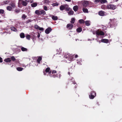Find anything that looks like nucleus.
I'll use <instances>...</instances> for the list:
<instances>
[{
    "mask_svg": "<svg viewBox=\"0 0 122 122\" xmlns=\"http://www.w3.org/2000/svg\"><path fill=\"white\" fill-rule=\"evenodd\" d=\"M4 3H5V4H7V3H8V2L7 1H5Z\"/></svg>",
    "mask_w": 122,
    "mask_h": 122,
    "instance_id": "nucleus-49",
    "label": "nucleus"
},
{
    "mask_svg": "<svg viewBox=\"0 0 122 122\" xmlns=\"http://www.w3.org/2000/svg\"><path fill=\"white\" fill-rule=\"evenodd\" d=\"M85 25L87 26H89L90 25V21H86L85 22Z\"/></svg>",
    "mask_w": 122,
    "mask_h": 122,
    "instance_id": "nucleus-21",
    "label": "nucleus"
},
{
    "mask_svg": "<svg viewBox=\"0 0 122 122\" xmlns=\"http://www.w3.org/2000/svg\"><path fill=\"white\" fill-rule=\"evenodd\" d=\"M68 74L69 75H70V72H68Z\"/></svg>",
    "mask_w": 122,
    "mask_h": 122,
    "instance_id": "nucleus-53",
    "label": "nucleus"
},
{
    "mask_svg": "<svg viewBox=\"0 0 122 122\" xmlns=\"http://www.w3.org/2000/svg\"><path fill=\"white\" fill-rule=\"evenodd\" d=\"M43 8L44 10L45 11H47L48 10V8L46 6H43Z\"/></svg>",
    "mask_w": 122,
    "mask_h": 122,
    "instance_id": "nucleus-39",
    "label": "nucleus"
},
{
    "mask_svg": "<svg viewBox=\"0 0 122 122\" xmlns=\"http://www.w3.org/2000/svg\"><path fill=\"white\" fill-rule=\"evenodd\" d=\"M38 37H40V35H38Z\"/></svg>",
    "mask_w": 122,
    "mask_h": 122,
    "instance_id": "nucleus-54",
    "label": "nucleus"
},
{
    "mask_svg": "<svg viewBox=\"0 0 122 122\" xmlns=\"http://www.w3.org/2000/svg\"><path fill=\"white\" fill-rule=\"evenodd\" d=\"M11 59L13 61H15L16 60V59L15 58L14 56H12L11 57Z\"/></svg>",
    "mask_w": 122,
    "mask_h": 122,
    "instance_id": "nucleus-36",
    "label": "nucleus"
},
{
    "mask_svg": "<svg viewBox=\"0 0 122 122\" xmlns=\"http://www.w3.org/2000/svg\"><path fill=\"white\" fill-rule=\"evenodd\" d=\"M2 22V21H1V20H0V22Z\"/></svg>",
    "mask_w": 122,
    "mask_h": 122,
    "instance_id": "nucleus-55",
    "label": "nucleus"
},
{
    "mask_svg": "<svg viewBox=\"0 0 122 122\" xmlns=\"http://www.w3.org/2000/svg\"><path fill=\"white\" fill-rule=\"evenodd\" d=\"M23 0H18V7H19L20 5H21V1Z\"/></svg>",
    "mask_w": 122,
    "mask_h": 122,
    "instance_id": "nucleus-37",
    "label": "nucleus"
},
{
    "mask_svg": "<svg viewBox=\"0 0 122 122\" xmlns=\"http://www.w3.org/2000/svg\"><path fill=\"white\" fill-rule=\"evenodd\" d=\"M82 10L85 13H88V9H87L85 8L84 7H83L82 9Z\"/></svg>",
    "mask_w": 122,
    "mask_h": 122,
    "instance_id": "nucleus-18",
    "label": "nucleus"
},
{
    "mask_svg": "<svg viewBox=\"0 0 122 122\" xmlns=\"http://www.w3.org/2000/svg\"><path fill=\"white\" fill-rule=\"evenodd\" d=\"M39 30H40L43 31L44 30V29L43 28H41L39 27Z\"/></svg>",
    "mask_w": 122,
    "mask_h": 122,
    "instance_id": "nucleus-45",
    "label": "nucleus"
},
{
    "mask_svg": "<svg viewBox=\"0 0 122 122\" xmlns=\"http://www.w3.org/2000/svg\"><path fill=\"white\" fill-rule=\"evenodd\" d=\"M44 74L45 75H46V74L45 73H44Z\"/></svg>",
    "mask_w": 122,
    "mask_h": 122,
    "instance_id": "nucleus-56",
    "label": "nucleus"
},
{
    "mask_svg": "<svg viewBox=\"0 0 122 122\" xmlns=\"http://www.w3.org/2000/svg\"><path fill=\"white\" fill-rule=\"evenodd\" d=\"M27 2H30L31 3L32 2H31V0H25Z\"/></svg>",
    "mask_w": 122,
    "mask_h": 122,
    "instance_id": "nucleus-46",
    "label": "nucleus"
},
{
    "mask_svg": "<svg viewBox=\"0 0 122 122\" xmlns=\"http://www.w3.org/2000/svg\"><path fill=\"white\" fill-rule=\"evenodd\" d=\"M65 9L66 11H69L70 9V8L68 7V5L67 4H65Z\"/></svg>",
    "mask_w": 122,
    "mask_h": 122,
    "instance_id": "nucleus-20",
    "label": "nucleus"
},
{
    "mask_svg": "<svg viewBox=\"0 0 122 122\" xmlns=\"http://www.w3.org/2000/svg\"><path fill=\"white\" fill-rule=\"evenodd\" d=\"M78 8V7L77 5H76L74 6L73 8V10L75 11H77Z\"/></svg>",
    "mask_w": 122,
    "mask_h": 122,
    "instance_id": "nucleus-13",
    "label": "nucleus"
},
{
    "mask_svg": "<svg viewBox=\"0 0 122 122\" xmlns=\"http://www.w3.org/2000/svg\"><path fill=\"white\" fill-rule=\"evenodd\" d=\"M78 57V55H75V58H76Z\"/></svg>",
    "mask_w": 122,
    "mask_h": 122,
    "instance_id": "nucleus-51",
    "label": "nucleus"
},
{
    "mask_svg": "<svg viewBox=\"0 0 122 122\" xmlns=\"http://www.w3.org/2000/svg\"><path fill=\"white\" fill-rule=\"evenodd\" d=\"M20 11V10L19 9H15V11L16 13H18Z\"/></svg>",
    "mask_w": 122,
    "mask_h": 122,
    "instance_id": "nucleus-40",
    "label": "nucleus"
},
{
    "mask_svg": "<svg viewBox=\"0 0 122 122\" xmlns=\"http://www.w3.org/2000/svg\"><path fill=\"white\" fill-rule=\"evenodd\" d=\"M101 41L102 42L107 43L108 42V39H102L101 40Z\"/></svg>",
    "mask_w": 122,
    "mask_h": 122,
    "instance_id": "nucleus-17",
    "label": "nucleus"
},
{
    "mask_svg": "<svg viewBox=\"0 0 122 122\" xmlns=\"http://www.w3.org/2000/svg\"><path fill=\"white\" fill-rule=\"evenodd\" d=\"M74 13V12L73 11L71 10L68 12V14L69 15H73Z\"/></svg>",
    "mask_w": 122,
    "mask_h": 122,
    "instance_id": "nucleus-30",
    "label": "nucleus"
},
{
    "mask_svg": "<svg viewBox=\"0 0 122 122\" xmlns=\"http://www.w3.org/2000/svg\"><path fill=\"white\" fill-rule=\"evenodd\" d=\"M5 11L3 9H0V14H3L4 13Z\"/></svg>",
    "mask_w": 122,
    "mask_h": 122,
    "instance_id": "nucleus-34",
    "label": "nucleus"
},
{
    "mask_svg": "<svg viewBox=\"0 0 122 122\" xmlns=\"http://www.w3.org/2000/svg\"><path fill=\"white\" fill-rule=\"evenodd\" d=\"M27 17V16L25 14H23L22 16V18L25 19Z\"/></svg>",
    "mask_w": 122,
    "mask_h": 122,
    "instance_id": "nucleus-35",
    "label": "nucleus"
},
{
    "mask_svg": "<svg viewBox=\"0 0 122 122\" xmlns=\"http://www.w3.org/2000/svg\"><path fill=\"white\" fill-rule=\"evenodd\" d=\"M76 19L74 18H71L70 22L71 24H73L75 22Z\"/></svg>",
    "mask_w": 122,
    "mask_h": 122,
    "instance_id": "nucleus-14",
    "label": "nucleus"
},
{
    "mask_svg": "<svg viewBox=\"0 0 122 122\" xmlns=\"http://www.w3.org/2000/svg\"><path fill=\"white\" fill-rule=\"evenodd\" d=\"M73 57L70 55V57L69 59V60H72L73 59Z\"/></svg>",
    "mask_w": 122,
    "mask_h": 122,
    "instance_id": "nucleus-41",
    "label": "nucleus"
},
{
    "mask_svg": "<svg viewBox=\"0 0 122 122\" xmlns=\"http://www.w3.org/2000/svg\"><path fill=\"white\" fill-rule=\"evenodd\" d=\"M89 4V2L88 1H85L83 2L82 5L83 6V7H85L88 6Z\"/></svg>",
    "mask_w": 122,
    "mask_h": 122,
    "instance_id": "nucleus-4",
    "label": "nucleus"
},
{
    "mask_svg": "<svg viewBox=\"0 0 122 122\" xmlns=\"http://www.w3.org/2000/svg\"><path fill=\"white\" fill-rule=\"evenodd\" d=\"M96 34L98 35L104 36V32L102 31H97L96 32Z\"/></svg>",
    "mask_w": 122,
    "mask_h": 122,
    "instance_id": "nucleus-5",
    "label": "nucleus"
},
{
    "mask_svg": "<svg viewBox=\"0 0 122 122\" xmlns=\"http://www.w3.org/2000/svg\"><path fill=\"white\" fill-rule=\"evenodd\" d=\"M40 11L41 10H36L35 11V14L38 15H40Z\"/></svg>",
    "mask_w": 122,
    "mask_h": 122,
    "instance_id": "nucleus-11",
    "label": "nucleus"
},
{
    "mask_svg": "<svg viewBox=\"0 0 122 122\" xmlns=\"http://www.w3.org/2000/svg\"><path fill=\"white\" fill-rule=\"evenodd\" d=\"M46 14V12L43 10H41L40 15H45Z\"/></svg>",
    "mask_w": 122,
    "mask_h": 122,
    "instance_id": "nucleus-15",
    "label": "nucleus"
},
{
    "mask_svg": "<svg viewBox=\"0 0 122 122\" xmlns=\"http://www.w3.org/2000/svg\"><path fill=\"white\" fill-rule=\"evenodd\" d=\"M70 55L69 54H67L65 55L64 57L66 58H68L69 59L70 57Z\"/></svg>",
    "mask_w": 122,
    "mask_h": 122,
    "instance_id": "nucleus-28",
    "label": "nucleus"
},
{
    "mask_svg": "<svg viewBox=\"0 0 122 122\" xmlns=\"http://www.w3.org/2000/svg\"><path fill=\"white\" fill-rule=\"evenodd\" d=\"M98 14L100 15L101 16H103L105 15L104 12L102 11H99Z\"/></svg>",
    "mask_w": 122,
    "mask_h": 122,
    "instance_id": "nucleus-12",
    "label": "nucleus"
},
{
    "mask_svg": "<svg viewBox=\"0 0 122 122\" xmlns=\"http://www.w3.org/2000/svg\"><path fill=\"white\" fill-rule=\"evenodd\" d=\"M12 9V8L10 6H8L6 7L7 10L9 11H11Z\"/></svg>",
    "mask_w": 122,
    "mask_h": 122,
    "instance_id": "nucleus-10",
    "label": "nucleus"
},
{
    "mask_svg": "<svg viewBox=\"0 0 122 122\" xmlns=\"http://www.w3.org/2000/svg\"><path fill=\"white\" fill-rule=\"evenodd\" d=\"M21 50L23 51H27V48L22 47L21 48Z\"/></svg>",
    "mask_w": 122,
    "mask_h": 122,
    "instance_id": "nucleus-33",
    "label": "nucleus"
},
{
    "mask_svg": "<svg viewBox=\"0 0 122 122\" xmlns=\"http://www.w3.org/2000/svg\"><path fill=\"white\" fill-rule=\"evenodd\" d=\"M96 93L94 92H92L91 93V95H89V97L90 99H93L96 96Z\"/></svg>",
    "mask_w": 122,
    "mask_h": 122,
    "instance_id": "nucleus-2",
    "label": "nucleus"
},
{
    "mask_svg": "<svg viewBox=\"0 0 122 122\" xmlns=\"http://www.w3.org/2000/svg\"><path fill=\"white\" fill-rule=\"evenodd\" d=\"M4 61H5L6 62H10L11 61V60L10 58H7L5 59Z\"/></svg>",
    "mask_w": 122,
    "mask_h": 122,
    "instance_id": "nucleus-22",
    "label": "nucleus"
},
{
    "mask_svg": "<svg viewBox=\"0 0 122 122\" xmlns=\"http://www.w3.org/2000/svg\"><path fill=\"white\" fill-rule=\"evenodd\" d=\"M16 69L18 71H21L22 70L23 68L22 67H18Z\"/></svg>",
    "mask_w": 122,
    "mask_h": 122,
    "instance_id": "nucleus-29",
    "label": "nucleus"
},
{
    "mask_svg": "<svg viewBox=\"0 0 122 122\" xmlns=\"http://www.w3.org/2000/svg\"><path fill=\"white\" fill-rule=\"evenodd\" d=\"M42 60V58L41 57H39L37 59V61L38 63L40 64V61Z\"/></svg>",
    "mask_w": 122,
    "mask_h": 122,
    "instance_id": "nucleus-23",
    "label": "nucleus"
},
{
    "mask_svg": "<svg viewBox=\"0 0 122 122\" xmlns=\"http://www.w3.org/2000/svg\"><path fill=\"white\" fill-rule=\"evenodd\" d=\"M104 5H102V6L101 7L102 9H103V7H104Z\"/></svg>",
    "mask_w": 122,
    "mask_h": 122,
    "instance_id": "nucleus-52",
    "label": "nucleus"
},
{
    "mask_svg": "<svg viewBox=\"0 0 122 122\" xmlns=\"http://www.w3.org/2000/svg\"><path fill=\"white\" fill-rule=\"evenodd\" d=\"M26 37L27 39L28 40H30V35L28 34H27L26 35Z\"/></svg>",
    "mask_w": 122,
    "mask_h": 122,
    "instance_id": "nucleus-31",
    "label": "nucleus"
},
{
    "mask_svg": "<svg viewBox=\"0 0 122 122\" xmlns=\"http://www.w3.org/2000/svg\"><path fill=\"white\" fill-rule=\"evenodd\" d=\"M100 3H107V1L106 0H100Z\"/></svg>",
    "mask_w": 122,
    "mask_h": 122,
    "instance_id": "nucleus-32",
    "label": "nucleus"
},
{
    "mask_svg": "<svg viewBox=\"0 0 122 122\" xmlns=\"http://www.w3.org/2000/svg\"><path fill=\"white\" fill-rule=\"evenodd\" d=\"M52 29L50 27H48L45 30V32L46 34H48L50 32Z\"/></svg>",
    "mask_w": 122,
    "mask_h": 122,
    "instance_id": "nucleus-6",
    "label": "nucleus"
},
{
    "mask_svg": "<svg viewBox=\"0 0 122 122\" xmlns=\"http://www.w3.org/2000/svg\"><path fill=\"white\" fill-rule=\"evenodd\" d=\"M65 5H61L60 7V9L61 10H63L65 9Z\"/></svg>",
    "mask_w": 122,
    "mask_h": 122,
    "instance_id": "nucleus-9",
    "label": "nucleus"
},
{
    "mask_svg": "<svg viewBox=\"0 0 122 122\" xmlns=\"http://www.w3.org/2000/svg\"><path fill=\"white\" fill-rule=\"evenodd\" d=\"M82 30V29L81 27L78 28L76 29V31L77 32H81Z\"/></svg>",
    "mask_w": 122,
    "mask_h": 122,
    "instance_id": "nucleus-26",
    "label": "nucleus"
},
{
    "mask_svg": "<svg viewBox=\"0 0 122 122\" xmlns=\"http://www.w3.org/2000/svg\"><path fill=\"white\" fill-rule=\"evenodd\" d=\"M65 1L68 2H70L71 1V0H65Z\"/></svg>",
    "mask_w": 122,
    "mask_h": 122,
    "instance_id": "nucleus-50",
    "label": "nucleus"
},
{
    "mask_svg": "<svg viewBox=\"0 0 122 122\" xmlns=\"http://www.w3.org/2000/svg\"><path fill=\"white\" fill-rule=\"evenodd\" d=\"M59 4L57 3H55L53 4V6H57Z\"/></svg>",
    "mask_w": 122,
    "mask_h": 122,
    "instance_id": "nucleus-44",
    "label": "nucleus"
},
{
    "mask_svg": "<svg viewBox=\"0 0 122 122\" xmlns=\"http://www.w3.org/2000/svg\"><path fill=\"white\" fill-rule=\"evenodd\" d=\"M20 37L21 38H24L25 37V35L23 33H21L20 35Z\"/></svg>",
    "mask_w": 122,
    "mask_h": 122,
    "instance_id": "nucleus-24",
    "label": "nucleus"
},
{
    "mask_svg": "<svg viewBox=\"0 0 122 122\" xmlns=\"http://www.w3.org/2000/svg\"><path fill=\"white\" fill-rule=\"evenodd\" d=\"M10 5L13 8H14L15 6V3L13 2H11L10 4Z\"/></svg>",
    "mask_w": 122,
    "mask_h": 122,
    "instance_id": "nucleus-8",
    "label": "nucleus"
},
{
    "mask_svg": "<svg viewBox=\"0 0 122 122\" xmlns=\"http://www.w3.org/2000/svg\"><path fill=\"white\" fill-rule=\"evenodd\" d=\"M56 71L54 70L52 71V74L55 73H56Z\"/></svg>",
    "mask_w": 122,
    "mask_h": 122,
    "instance_id": "nucleus-47",
    "label": "nucleus"
},
{
    "mask_svg": "<svg viewBox=\"0 0 122 122\" xmlns=\"http://www.w3.org/2000/svg\"><path fill=\"white\" fill-rule=\"evenodd\" d=\"M117 8L116 5H108L107 6V9H111L114 10Z\"/></svg>",
    "mask_w": 122,
    "mask_h": 122,
    "instance_id": "nucleus-1",
    "label": "nucleus"
},
{
    "mask_svg": "<svg viewBox=\"0 0 122 122\" xmlns=\"http://www.w3.org/2000/svg\"><path fill=\"white\" fill-rule=\"evenodd\" d=\"M73 27V25L71 23L67 24L66 26V28L69 30H71Z\"/></svg>",
    "mask_w": 122,
    "mask_h": 122,
    "instance_id": "nucleus-3",
    "label": "nucleus"
},
{
    "mask_svg": "<svg viewBox=\"0 0 122 122\" xmlns=\"http://www.w3.org/2000/svg\"><path fill=\"white\" fill-rule=\"evenodd\" d=\"M2 62V59L1 57H0V62Z\"/></svg>",
    "mask_w": 122,
    "mask_h": 122,
    "instance_id": "nucleus-48",
    "label": "nucleus"
},
{
    "mask_svg": "<svg viewBox=\"0 0 122 122\" xmlns=\"http://www.w3.org/2000/svg\"><path fill=\"white\" fill-rule=\"evenodd\" d=\"M11 30L14 31H17L16 29L14 27H12L10 28Z\"/></svg>",
    "mask_w": 122,
    "mask_h": 122,
    "instance_id": "nucleus-25",
    "label": "nucleus"
},
{
    "mask_svg": "<svg viewBox=\"0 0 122 122\" xmlns=\"http://www.w3.org/2000/svg\"><path fill=\"white\" fill-rule=\"evenodd\" d=\"M37 5V3L34 2L31 4V6L32 7H35Z\"/></svg>",
    "mask_w": 122,
    "mask_h": 122,
    "instance_id": "nucleus-16",
    "label": "nucleus"
},
{
    "mask_svg": "<svg viewBox=\"0 0 122 122\" xmlns=\"http://www.w3.org/2000/svg\"><path fill=\"white\" fill-rule=\"evenodd\" d=\"M100 2V0H95V1H94V2L96 4L98 2Z\"/></svg>",
    "mask_w": 122,
    "mask_h": 122,
    "instance_id": "nucleus-42",
    "label": "nucleus"
},
{
    "mask_svg": "<svg viewBox=\"0 0 122 122\" xmlns=\"http://www.w3.org/2000/svg\"><path fill=\"white\" fill-rule=\"evenodd\" d=\"M27 3L25 0H22L21 1V5H22L23 6H26L27 5Z\"/></svg>",
    "mask_w": 122,
    "mask_h": 122,
    "instance_id": "nucleus-7",
    "label": "nucleus"
},
{
    "mask_svg": "<svg viewBox=\"0 0 122 122\" xmlns=\"http://www.w3.org/2000/svg\"><path fill=\"white\" fill-rule=\"evenodd\" d=\"M79 21L80 24H84L85 23L83 19H80L79 20Z\"/></svg>",
    "mask_w": 122,
    "mask_h": 122,
    "instance_id": "nucleus-27",
    "label": "nucleus"
},
{
    "mask_svg": "<svg viewBox=\"0 0 122 122\" xmlns=\"http://www.w3.org/2000/svg\"><path fill=\"white\" fill-rule=\"evenodd\" d=\"M35 28L36 29H39V26L37 25H35Z\"/></svg>",
    "mask_w": 122,
    "mask_h": 122,
    "instance_id": "nucleus-43",
    "label": "nucleus"
},
{
    "mask_svg": "<svg viewBox=\"0 0 122 122\" xmlns=\"http://www.w3.org/2000/svg\"><path fill=\"white\" fill-rule=\"evenodd\" d=\"M50 69L49 67H47L45 71L46 72H48L49 71Z\"/></svg>",
    "mask_w": 122,
    "mask_h": 122,
    "instance_id": "nucleus-38",
    "label": "nucleus"
},
{
    "mask_svg": "<svg viewBox=\"0 0 122 122\" xmlns=\"http://www.w3.org/2000/svg\"><path fill=\"white\" fill-rule=\"evenodd\" d=\"M52 19L54 20H56L58 19L57 17L56 16L53 15L52 16Z\"/></svg>",
    "mask_w": 122,
    "mask_h": 122,
    "instance_id": "nucleus-19",
    "label": "nucleus"
}]
</instances>
